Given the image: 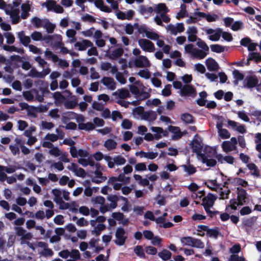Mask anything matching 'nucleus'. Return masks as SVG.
Instances as JSON below:
<instances>
[{
  "label": "nucleus",
  "instance_id": "55",
  "mask_svg": "<svg viewBox=\"0 0 261 261\" xmlns=\"http://www.w3.org/2000/svg\"><path fill=\"white\" fill-rule=\"evenodd\" d=\"M145 251L146 253L150 255H155L157 253V249L153 246H148L145 247Z\"/></svg>",
  "mask_w": 261,
  "mask_h": 261
},
{
  "label": "nucleus",
  "instance_id": "46",
  "mask_svg": "<svg viewBox=\"0 0 261 261\" xmlns=\"http://www.w3.org/2000/svg\"><path fill=\"white\" fill-rule=\"evenodd\" d=\"M114 163L117 165H123L126 163V160L121 155L115 156L113 158Z\"/></svg>",
  "mask_w": 261,
  "mask_h": 261
},
{
  "label": "nucleus",
  "instance_id": "18",
  "mask_svg": "<svg viewBox=\"0 0 261 261\" xmlns=\"http://www.w3.org/2000/svg\"><path fill=\"white\" fill-rule=\"evenodd\" d=\"M181 167L183 168L184 171L188 173L189 175L194 174L196 172V168L192 164H190L189 160H188L187 165H182Z\"/></svg>",
  "mask_w": 261,
  "mask_h": 261
},
{
  "label": "nucleus",
  "instance_id": "30",
  "mask_svg": "<svg viewBox=\"0 0 261 261\" xmlns=\"http://www.w3.org/2000/svg\"><path fill=\"white\" fill-rule=\"evenodd\" d=\"M123 53L124 51L122 48H118L112 51L110 58L112 60H115L120 57L123 55Z\"/></svg>",
  "mask_w": 261,
  "mask_h": 261
},
{
  "label": "nucleus",
  "instance_id": "5",
  "mask_svg": "<svg viewBox=\"0 0 261 261\" xmlns=\"http://www.w3.org/2000/svg\"><path fill=\"white\" fill-rule=\"evenodd\" d=\"M134 64L136 67L142 68L144 67H149L150 63L147 58L144 56H140L138 58L134 61Z\"/></svg>",
  "mask_w": 261,
  "mask_h": 261
},
{
  "label": "nucleus",
  "instance_id": "38",
  "mask_svg": "<svg viewBox=\"0 0 261 261\" xmlns=\"http://www.w3.org/2000/svg\"><path fill=\"white\" fill-rule=\"evenodd\" d=\"M134 252L139 257L145 258L146 255L144 253L143 248L141 245H137L134 248Z\"/></svg>",
  "mask_w": 261,
  "mask_h": 261
},
{
  "label": "nucleus",
  "instance_id": "39",
  "mask_svg": "<svg viewBox=\"0 0 261 261\" xmlns=\"http://www.w3.org/2000/svg\"><path fill=\"white\" fill-rule=\"evenodd\" d=\"M56 2L54 0H48L44 2L42 5L45 6L48 11H53Z\"/></svg>",
  "mask_w": 261,
  "mask_h": 261
},
{
  "label": "nucleus",
  "instance_id": "54",
  "mask_svg": "<svg viewBox=\"0 0 261 261\" xmlns=\"http://www.w3.org/2000/svg\"><path fill=\"white\" fill-rule=\"evenodd\" d=\"M218 133L219 136L223 139H228L230 138V134L226 129L223 128V129L220 130V131Z\"/></svg>",
  "mask_w": 261,
  "mask_h": 261
},
{
  "label": "nucleus",
  "instance_id": "53",
  "mask_svg": "<svg viewBox=\"0 0 261 261\" xmlns=\"http://www.w3.org/2000/svg\"><path fill=\"white\" fill-rule=\"evenodd\" d=\"M121 126L124 129H129L132 126V123L129 120L124 119L122 122Z\"/></svg>",
  "mask_w": 261,
  "mask_h": 261
},
{
  "label": "nucleus",
  "instance_id": "41",
  "mask_svg": "<svg viewBox=\"0 0 261 261\" xmlns=\"http://www.w3.org/2000/svg\"><path fill=\"white\" fill-rule=\"evenodd\" d=\"M51 192L55 196L54 200L56 201V202H59V201L62 199L61 197L62 192L60 190L54 189L52 190Z\"/></svg>",
  "mask_w": 261,
  "mask_h": 261
},
{
  "label": "nucleus",
  "instance_id": "8",
  "mask_svg": "<svg viewBox=\"0 0 261 261\" xmlns=\"http://www.w3.org/2000/svg\"><path fill=\"white\" fill-rule=\"evenodd\" d=\"M6 14L10 15L12 24H15L20 21L19 10L18 9H14L10 11H6Z\"/></svg>",
  "mask_w": 261,
  "mask_h": 261
},
{
  "label": "nucleus",
  "instance_id": "61",
  "mask_svg": "<svg viewBox=\"0 0 261 261\" xmlns=\"http://www.w3.org/2000/svg\"><path fill=\"white\" fill-rule=\"evenodd\" d=\"M22 95L25 99L28 101H32L34 99V95L29 91H23Z\"/></svg>",
  "mask_w": 261,
  "mask_h": 261
},
{
  "label": "nucleus",
  "instance_id": "33",
  "mask_svg": "<svg viewBox=\"0 0 261 261\" xmlns=\"http://www.w3.org/2000/svg\"><path fill=\"white\" fill-rule=\"evenodd\" d=\"M106 229V226L103 224H98L94 230L91 231L92 234L98 237L101 234V232Z\"/></svg>",
  "mask_w": 261,
  "mask_h": 261
},
{
  "label": "nucleus",
  "instance_id": "9",
  "mask_svg": "<svg viewBox=\"0 0 261 261\" xmlns=\"http://www.w3.org/2000/svg\"><path fill=\"white\" fill-rule=\"evenodd\" d=\"M93 45V43L90 40L84 39L82 42H76L74 44L75 47H78V50L83 51L86 50L87 47H92Z\"/></svg>",
  "mask_w": 261,
  "mask_h": 261
},
{
  "label": "nucleus",
  "instance_id": "11",
  "mask_svg": "<svg viewBox=\"0 0 261 261\" xmlns=\"http://www.w3.org/2000/svg\"><path fill=\"white\" fill-rule=\"evenodd\" d=\"M205 185L207 187L214 191H217L218 189L222 190V188L221 187V185L217 183L216 179L208 180L207 181L205 182Z\"/></svg>",
  "mask_w": 261,
  "mask_h": 261
},
{
  "label": "nucleus",
  "instance_id": "29",
  "mask_svg": "<svg viewBox=\"0 0 261 261\" xmlns=\"http://www.w3.org/2000/svg\"><path fill=\"white\" fill-rule=\"evenodd\" d=\"M154 10L157 13L162 12V13L166 14L169 11V10L164 3L159 4Z\"/></svg>",
  "mask_w": 261,
  "mask_h": 261
},
{
  "label": "nucleus",
  "instance_id": "50",
  "mask_svg": "<svg viewBox=\"0 0 261 261\" xmlns=\"http://www.w3.org/2000/svg\"><path fill=\"white\" fill-rule=\"evenodd\" d=\"M4 36L7 39V43L9 44H13L15 41V37L11 33H6L4 34Z\"/></svg>",
  "mask_w": 261,
  "mask_h": 261
},
{
  "label": "nucleus",
  "instance_id": "40",
  "mask_svg": "<svg viewBox=\"0 0 261 261\" xmlns=\"http://www.w3.org/2000/svg\"><path fill=\"white\" fill-rule=\"evenodd\" d=\"M210 47L213 52L217 53H223L225 50L224 47L219 44H212Z\"/></svg>",
  "mask_w": 261,
  "mask_h": 261
},
{
  "label": "nucleus",
  "instance_id": "62",
  "mask_svg": "<svg viewBox=\"0 0 261 261\" xmlns=\"http://www.w3.org/2000/svg\"><path fill=\"white\" fill-rule=\"evenodd\" d=\"M54 221L57 225H62L64 222V217L62 215H58L54 218Z\"/></svg>",
  "mask_w": 261,
  "mask_h": 261
},
{
  "label": "nucleus",
  "instance_id": "43",
  "mask_svg": "<svg viewBox=\"0 0 261 261\" xmlns=\"http://www.w3.org/2000/svg\"><path fill=\"white\" fill-rule=\"evenodd\" d=\"M150 96V94L145 91H140V93L135 96L136 99H139L140 101H142L148 98Z\"/></svg>",
  "mask_w": 261,
  "mask_h": 261
},
{
  "label": "nucleus",
  "instance_id": "25",
  "mask_svg": "<svg viewBox=\"0 0 261 261\" xmlns=\"http://www.w3.org/2000/svg\"><path fill=\"white\" fill-rule=\"evenodd\" d=\"M247 167L250 170L253 171V172H252L251 173V174L252 175H253L254 176H255L257 177L259 176V175H260L259 171L257 166L255 164H254L253 163H249L247 165Z\"/></svg>",
  "mask_w": 261,
  "mask_h": 261
},
{
  "label": "nucleus",
  "instance_id": "52",
  "mask_svg": "<svg viewBox=\"0 0 261 261\" xmlns=\"http://www.w3.org/2000/svg\"><path fill=\"white\" fill-rule=\"evenodd\" d=\"M32 23L35 28H39L42 26V21L40 18L35 16L32 18Z\"/></svg>",
  "mask_w": 261,
  "mask_h": 261
},
{
  "label": "nucleus",
  "instance_id": "26",
  "mask_svg": "<svg viewBox=\"0 0 261 261\" xmlns=\"http://www.w3.org/2000/svg\"><path fill=\"white\" fill-rule=\"evenodd\" d=\"M158 255L163 260H168L171 258L172 253L169 250L164 249L162 251L159 252Z\"/></svg>",
  "mask_w": 261,
  "mask_h": 261
},
{
  "label": "nucleus",
  "instance_id": "12",
  "mask_svg": "<svg viewBox=\"0 0 261 261\" xmlns=\"http://www.w3.org/2000/svg\"><path fill=\"white\" fill-rule=\"evenodd\" d=\"M246 83L244 87L248 88H252L255 87L258 83V80L255 76H249L245 80Z\"/></svg>",
  "mask_w": 261,
  "mask_h": 261
},
{
  "label": "nucleus",
  "instance_id": "45",
  "mask_svg": "<svg viewBox=\"0 0 261 261\" xmlns=\"http://www.w3.org/2000/svg\"><path fill=\"white\" fill-rule=\"evenodd\" d=\"M38 108L33 106H29L28 109V115L31 116L34 118H36L37 115L36 112H37Z\"/></svg>",
  "mask_w": 261,
  "mask_h": 261
},
{
  "label": "nucleus",
  "instance_id": "6",
  "mask_svg": "<svg viewBox=\"0 0 261 261\" xmlns=\"http://www.w3.org/2000/svg\"><path fill=\"white\" fill-rule=\"evenodd\" d=\"M216 197L212 193H208L206 197L202 199V205L205 207H211L214 204Z\"/></svg>",
  "mask_w": 261,
  "mask_h": 261
},
{
  "label": "nucleus",
  "instance_id": "21",
  "mask_svg": "<svg viewBox=\"0 0 261 261\" xmlns=\"http://www.w3.org/2000/svg\"><path fill=\"white\" fill-rule=\"evenodd\" d=\"M206 51H204V50L199 49L195 48L192 56L195 58L203 59L207 55V53H206Z\"/></svg>",
  "mask_w": 261,
  "mask_h": 261
},
{
  "label": "nucleus",
  "instance_id": "57",
  "mask_svg": "<svg viewBox=\"0 0 261 261\" xmlns=\"http://www.w3.org/2000/svg\"><path fill=\"white\" fill-rule=\"evenodd\" d=\"M71 257L73 258V259H75L76 261L78 259H80L81 258V255L79 251L77 249H73L70 252Z\"/></svg>",
  "mask_w": 261,
  "mask_h": 261
},
{
  "label": "nucleus",
  "instance_id": "58",
  "mask_svg": "<svg viewBox=\"0 0 261 261\" xmlns=\"http://www.w3.org/2000/svg\"><path fill=\"white\" fill-rule=\"evenodd\" d=\"M112 217L115 220L120 221L124 218V215L123 213L120 212H114L112 214Z\"/></svg>",
  "mask_w": 261,
  "mask_h": 261
},
{
  "label": "nucleus",
  "instance_id": "13",
  "mask_svg": "<svg viewBox=\"0 0 261 261\" xmlns=\"http://www.w3.org/2000/svg\"><path fill=\"white\" fill-rule=\"evenodd\" d=\"M151 129L153 132L156 133V134L154 135V138L156 140H159L162 138L161 134H163L164 137H167L168 135V132L167 130H164L163 129L160 127L152 126Z\"/></svg>",
  "mask_w": 261,
  "mask_h": 261
},
{
  "label": "nucleus",
  "instance_id": "34",
  "mask_svg": "<svg viewBox=\"0 0 261 261\" xmlns=\"http://www.w3.org/2000/svg\"><path fill=\"white\" fill-rule=\"evenodd\" d=\"M222 33V30L220 28H218L216 30V32L214 34L210 35L208 38L211 41H217L220 39Z\"/></svg>",
  "mask_w": 261,
  "mask_h": 261
},
{
  "label": "nucleus",
  "instance_id": "44",
  "mask_svg": "<svg viewBox=\"0 0 261 261\" xmlns=\"http://www.w3.org/2000/svg\"><path fill=\"white\" fill-rule=\"evenodd\" d=\"M193 243L191 244V246L193 247H196L198 248H203L204 247V244L203 242H202L200 240L198 239L194 238Z\"/></svg>",
  "mask_w": 261,
  "mask_h": 261
},
{
  "label": "nucleus",
  "instance_id": "49",
  "mask_svg": "<svg viewBox=\"0 0 261 261\" xmlns=\"http://www.w3.org/2000/svg\"><path fill=\"white\" fill-rule=\"evenodd\" d=\"M197 45L199 47L202 48L204 51H208L209 50V47L206 44V43L202 40L200 38H198L197 42Z\"/></svg>",
  "mask_w": 261,
  "mask_h": 261
},
{
  "label": "nucleus",
  "instance_id": "48",
  "mask_svg": "<svg viewBox=\"0 0 261 261\" xmlns=\"http://www.w3.org/2000/svg\"><path fill=\"white\" fill-rule=\"evenodd\" d=\"M194 238L191 237H184L181 238V242L186 245L191 246L193 243Z\"/></svg>",
  "mask_w": 261,
  "mask_h": 261
},
{
  "label": "nucleus",
  "instance_id": "10",
  "mask_svg": "<svg viewBox=\"0 0 261 261\" xmlns=\"http://www.w3.org/2000/svg\"><path fill=\"white\" fill-rule=\"evenodd\" d=\"M102 84L108 87L111 90H114L116 88V83L114 79L111 77H103L102 79Z\"/></svg>",
  "mask_w": 261,
  "mask_h": 261
},
{
  "label": "nucleus",
  "instance_id": "51",
  "mask_svg": "<svg viewBox=\"0 0 261 261\" xmlns=\"http://www.w3.org/2000/svg\"><path fill=\"white\" fill-rule=\"evenodd\" d=\"M171 85L168 84L165 86V88L162 91V94L164 96H169L171 94Z\"/></svg>",
  "mask_w": 261,
  "mask_h": 261
},
{
  "label": "nucleus",
  "instance_id": "36",
  "mask_svg": "<svg viewBox=\"0 0 261 261\" xmlns=\"http://www.w3.org/2000/svg\"><path fill=\"white\" fill-rule=\"evenodd\" d=\"M254 60L257 63L261 61V55L258 52H252L249 53L248 60Z\"/></svg>",
  "mask_w": 261,
  "mask_h": 261
},
{
  "label": "nucleus",
  "instance_id": "28",
  "mask_svg": "<svg viewBox=\"0 0 261 261\" xmlns=\"http://www.w3.org/2000/svg\"><path fill=\"white\" fill-rule=\"evenodd\" d=\"M154 9L152 7H148L145 5H141L139 7V12L141 15L146 14H151L154 11Z\"/></svg>",
  "mask_w": 261,
  "mask_h": 261
},
{
  "label": "nucleus",
  "instance_id": "63",
  "mask_svg": "<svg viewBox=\"0 0 261 261\" xmlns=\"http://www.w3.org/2000/svg\"><path fill=\"white\" fill-rule=\"evenodd\" d=\"M232 74L234 78L236 80H239L240 81H241L243 80L244 77L243 74L241 73L239 70L237 69H235L233 71Z\"/></svg>",
  "mask_w": 261,
  "mask_h": 261
},
{
  "label": "nucleus",
  "instance_id": "35",
  "mask_svg": "<svg viewBox=\"0 0 261 261\" xmlns=\"http://www.w3.org/2000/svg\"><path fill=\"white\" fill-rule=\"evenodd\" d=\"M46 74H43L42 72H38L35 68L31 69L28 73V76L32 77H40L44 78Z\"/></svg>",
  "mask_w": 261,
  "mask_h": 261
},
{
  "label": "nucleus",
  "instance_id": "19",
  "mask_svg": "<svg viewBox=\"0 0 261 261\" xmlns=\"http://www.w3.org/2000/svg\"><path fill=\"white\" fill-rule=\"evenodd\" d=\"M201 158L202 162L203 164H205L208 167H214L217 164V162L215 160L213 159H208L207 158V156L205 154H201Z\"/></svg>",
  "mask_w": 261,
  "mask_h": 261
},
{
  "label": "nucleus",
  "instance_id": "4",
  "mask_svg": "<svg viewBox=\"0 0 261 261\" xmlns=\"http://www.w3.org/2000/svg\"><path fill=\"white\" fill-rule=\"evenodd\" d=\"M182 96H191L194 97L196 95V89L191 85H185L180 90Z\"/></svg>",
  "mask_w": 261,
  "mask_h": 261
},
{
  "label": "nucleus",
  "instance_id": "2",
  "mask_svg": "<svg viewBox=\"0 0 261 261\" xmlns=\"http://www.w3.org/2000/svg\"><path fill=\"white\" fill-rule=\"evenodd\" d=\"M138 44L144 51L152 53L155 50L154 44L149 40L140 39L138 41Z\"/></svg>",
  "mask_w": 261,
  "mask_h": 261
},
{
  "label": "nucleus",
  "instance_id": "32",
  "mask_svg": "<svg viewBox=\"0 0 261 261\" xmlns=\"http://www.w3.org/2000/svg\"><path fill=\"white\" fill-rule=\"evenodd\" d=\"M181 119L186 123L190 124L194 122L193 116L188 113H183L181 115Z\"/></svg>",
  "mask_w": 261,
  "mask_h": 261
},
{
  "label": "nucleus",
  "instance_id": "31",
  "mask_svg": "<svg viewBox=\"0 0 261 261\" xmlns=\"http://www.w3.org/2000/svg\"><path fill=\"white\" fill-rule=\"evenodd\" d=\"M220 234V233L217 227L215 228H208L206 232V236L208 237L215 239H217Z\"/></svg>",
  "mask_w": 261,
  "mask_h": 261
},
{
  "label": "nucleus",
  "instance_id": "27",
  "mask_svg": "<svg viewBox=\"0 0 261 261\" xmlns=\"http://www.w3.org/2000/svg\"><path fill=\"white\" fill-rule=\"evenodd\" d=\"M118 92V96L121 99H125L127 97H129V91L125 88H122L118 89L116 92H115L114 94L116 95Z\"/></svg>",
  "mask_w": 261,
  "mask_h": 261
},
{
  "label": "nucleus",
  "instance_id": "60",
  "mask_svg": "<svg viewBox=\"0 0 261 261\" xmlns=\"http://www.w3.org/2000/svg\"><path fill=\"white\" fill-rule=\"evenodd\" d=\"M31 38L34 41H39L42 39V35L41 33L35 31L31 34Z\"/></svg>",
  "mask_w": 261,
  "mask_h": 261
},
{
  "label": "nucleus",
  "instance_id": "15",
  "mask_svg": "<svg viewBox=\"0 0 261 261\" xmlns=\"http://www.w3.org/2000/svg\"><path fill=\"white\" fill-rule=\"evenodd\" d=\"M168 130L170 132L174 134L172 137V139H179L182 136L180 129L179 127L170 125L168 126Z\"/></svg>",
  "mask_w": 261,
  "mask_h": 261
},
{
  "label": "nucleus",
  "instance_id": "59",
  "mask_svg": "<svg viewBox=\"0 0 261 261\" xmlns=\"http://www.w3.org/2000/svg\"><path fill=\"white\" fill-rule=\"evenodd\" d=\"M116 79L121 84H125L126 83V79L121 72L116 73Z\"/></svg>",
  "mask_w": 261,
  "mask_h": 261
},
{
  "label": "nucleus",
  "instance_id": "42",
  "mask_svg": "<svg viewBox=\"0 0 261 261\" xmlns=\"http://www.w3.org/2000/svg\"><path fill=\"white\" fill-rule=\"evenodd\" d=\"M230 206L232 210H236L237 206L243 205L242 203L238 201L237 199L232 198L229 200Z\"/></svg>",
  "mask_w": 261,
  "mask_h": 261
},
{
  "label": "nucleus",
  "instance_id": "64",
  "mask_svg": "<svg viewBox=\"0 0 261 261\" xmlns=\"http://www.w3.org/2000/svg\"><path fill=\"white\" fill-rule=\"evenodd\" d=\"M228 261H246L244 257H239L238 255L232 254L230 255Z\"/></svg>",
  "mask_w": 261,
  "mask_h": 261
},
{
  "label": "nucleus",
  "instance_id": "1",
  "mask_svg": "<svg viewBox=\"0 0 261 261\" xmlns=\"http://www.w3.org/2000/svg\"><path fill=\"white\" fill-rule=\"evenodd\" d=\"M116 240L114 241L115 243L118 246H123L127 239L126 232L122 227H118L115 232Z\"/></svg>",
  "mask_w": 261,
  "mask_h": 261
},
{
  "label": "nucleus",
  "instance_id": "24",
  "mask_svg": "<svg viewBox=\"0 0 261 261\" xmlns=\"http://www.w3.org/2000/svg\"><path fill=\"white\" fill-rule=\"evenodd\" d=\"M117 142L115 140L108 139L105 142L104 146L110 151L115 149L117 147Z\"/></svg>",
  "mask_w": 261,
  "mask_h": 261
},
{
  "label": "nucleus",
  "instance_id": "56",
  "mask_svg": "<svg viewBox=\"0 0 261 261\" xmlns=\"http://www.w3.org/2000/svg\"><path fill=\"white\" fill-rule=\"evenodd\" d=\"M145 35L147 38L153 40H157L159 38V35L158 34L149 31L146 32Z\"/></svg>",
  "mask_w": 261,
  "mask_h": 261
},
{
  "label": "nucleus",
  "instance_id": "7",
  "mask_svg": "<svg viewBox=\"0 0 261 261\" xmlns=\"http://www.w3.org/2000/svg\"><path fill=\"white\" fill-rule=\"evenodd\" d=\"M192 151L201 156V151L203 148L202 143L197 139H194L191 143Z\"/></svg>",
  "mask_w": 261,
  "mask_h": 261
},
{
  "label": "nucleus",
  "instance_id": "22",
  "mask_svg": "<svg viewBox=\"0 0 261 261\" xmlns=\"http://www.w3.org/2000/svg\"><path fill=\"white\" fill-rule=\"evenodd\" d=\"M222 147L225 152H228L235 150L236 146H233L230 141H226L222 143Z\"/></svg>",
  "mask_w": 261,
  "mask_h": 261
},
{
  "label": "nucleus",
  "instance_id": "37",
  "mask_svg": "<svg viewBox=\"0 0 261 261\" xmlns=\"http://www.w3.org/2000/svg\"><path fill=\"white\" fill-rule=\"evenodd\" d=\"M53 97L57 105V103L59 104L62 103L65 99V97L60 92L58 91L54 93Z\"/></svg>",
  "mask_w": 261,
  "mask_h": 261
},
{
  "label": "nucleus",
  "instance_id": "47",
  "mask_svg": "<svg viewBox=\"0 0 261 261\" xmlns=\"http://www.w3.org/2000/svg\"><path fill=\"white\" fill-rule=\"evenodd\" d=\"M138 74L141 77L144 78L145 79H148L150 77V73L149 70L147 69L140 70Z\"/></svg>",
  "mask_w": 261,
  "mask_h": 261
},
{
  "label": "nucleus",
  "instance_id": "20",
  "mask_svg": "<svg viewBox=\"0 0 261 261\" xmlns=\"http://www.w3.org/2000/svg\"><path fill=\"white\" fill-rule=\"evenodd\" d=\"M18 37L19 38L20 42L24 46H28L29 43L31 42L30 37L25 36L23 31H21L18 33Z\"/></svg>",
  "mask_w": 261,
  "mask_h": 261
},
{
  "label": "nucleus",
  "instance_id": "3",
  "mask_svg": "<svg viewBox=\"0 0 261 261\" xmlns=\"http://www.w3.org/2000/svg\"><path fill=\"white\" fill-rule=\"evenodd\" d=\"M17 236L21 237V242L25 240H30L32 238V234L30 232H27L26 230L21 227L16 226L14 228Z\"/></svg>",
  "mask_w": 261,
  "mask_h": 261
},
{
  "label": "nucleus",
  "instance_id": "16",
  "mask_svg": "<svg viewBox=\"0 0 261 261\" xmlns=\"http://www.w3.org/2000/svg\"><path fill=\"white\" fill-rule=\"evenodd\" d=\"M237 190L238 191L237 193V200L238 201L241 202L242 203V205H244L246 202V200L247 199V192L246 190L241 188H238Z\"/></svg>",
  "mask_w": 261,
  "mask_h": 261
},
{
  "label": "nucleus",
  "instance_id": "14",
  "mask_svg": "<svg viewBox=\"0 0 261 261\" xmlns=\"http://www.w3.org/2000/svg\"><path fill=\"white\" fill-rule=\"evenodd\" d=\"M205 64L210 71H216L219 68L217 62L213 58H209L205 61Z\"/></svg>",
  "mask_w": 261,
  "mask_h": 261
},
{
  "label": "nucleus",
  "instance_id": "17",
  "mask_svg": "<svg viewBox=\"0 0 261 261\" xmlns=\"http://www.w3.org/2000/svg\"><path fill=\"white\" fill-rule=\"evenodd\" d=\"M195 16H199L203 18H205L208 22L215 21L217 17V15H212L210 14H206V13L202 12H195L194 13Z\"/></svg>",
  "mask_w": 261,
  "mask_h": 261
},
{
  "label": "nucleus",
  "instance_id": "23",
  "mask_svg": "<svg viewBox=\"0 0 261 261\" xmlns=\"http://www.w3.org/2000/svg\"><path fill=\"white\" fill-rule=\"evenodd\" d=\"M107 199L111 202L110 207L114 209L117 206V202L119 200V197L116 195H110L107 197Z\"/></svg>",
  "mask_w": 261,
  "mask_h": 261
}]
</instances>
